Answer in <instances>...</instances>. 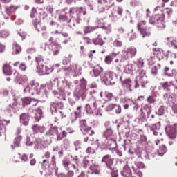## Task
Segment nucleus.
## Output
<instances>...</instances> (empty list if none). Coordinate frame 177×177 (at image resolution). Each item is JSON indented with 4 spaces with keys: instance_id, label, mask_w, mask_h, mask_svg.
<instances>
[{
    "instance_id": "1",
    "label": "nucleus",
    "mask_w": 177,
    "mask_h": 177,
    "mask_svg": "<svg viewBox=\"0 0 177 177\" xmlns=\"http://www.w3.org/2000/svg\"><path fill=\"white\" fill-rule=\"evenodd\" d=\"M63 109H64V104H63V102H52L50 104V110L52 114L55 113V122L57 121H60V120H63L64 118V117H66V114H64L63 111H57V109L63 110Z\"/></svg>"
},
{
    "instance_id": "2",
    "label": "nucleus",
    "mask_w": 177,
    "mask_h": 177,
    "mask_svg": "<svg viewBox=\"0 0 177 177\" xmlns=\"http://www.w3.org/2000/svg\"><path fill=\"white\" fill-rule=\"evenodd\" d=\"M137 29L142 36V38L150 37L151 35V32H153V26H149V23L146 21H138L137 24Z\"/></svg>"
},
{
    "instance_id": "3",
    "label": "nucleus",
    "mask_w": 177,
    "mask_h": 177,
    "mask_svg": "<svg viewBox=\"0 0 177 177\" xmlns=\"http://www.w3.org/2000/svg\"><path fill=\"white\" fill-rule=\"evenodd\" d=\"M97 9L100 13H104L114 6V0H97Z\"/></svg>"
},
{
    "instance_id": "4",
    "label": "nucleus",
    "mask_w": 177,
    "mask_h": 177,
    "mask_svg": "<svg viewBox=\"0 0 177 177\" xmlns=\"http://www.w3.org/2000/svg\"><path fill=\"white\" fill-rule=\"evenodd\" d=\"M149 24L157 26L158 28H165V22L160 15H153L149 19Z\"/></svg>"
},
{
    "instance_id": "5",
    "label": "nucleus",
    "mask_w": 177,
    "mask_h": 177,
    "mask_svg": "<svg viewBox=\"0 0 177 177\" xmlns=\"http://www.w3.org/2000/svg\"><path fill=\"white\" fill-rule=\"evenodd\" d=\"M49 44L51 45L50 48V53L53 56H58L59 53H60V50L62 49V45L57 43L56 40H55L54 37H50L48 39Z\"/></svg>"
},
{
    "instance_id": "6",
    "label": "nucleus",
    "mask_w": 177,
    "mask_h": 177,
    "mask_svg": "<svg viewBox=\"0 0 177 177\" xmlns=\"http://www.w3.org/2000/svg\"><path fill=\"white\" fill-rule=\"evenodd\" d=\"M53 37L51 38H54V39L57 42H60V41H64L63 44H67L68 42V40L64 39L63 38H67L68 37V33H62L59 32V30H55L51 32ZM60 34H62V36H59Z\"/></svg>"
},
{
    "instance_id": "7",
    "label": "nucleus",
    "mask_w": 177,
    "mask_h": 177,
    "mask_svg": "<svg viewBox=\"0 0 177 177\" xmlns=\"http://www.w3.org/2000/svg\"><path fill=\"white\" fill-rule=\"evenodd\" d=\"M101 162L105 164L107 169L113 171V165H114V159L111 157V155L106 154L102 158Z\"/></svg>"
},
{
    "instance_id": "8",
    "label": "nucleus",
    "mask_w": 177,
    "mask_h": 177,
    "mask_svg": "<svg viewBox=\"0 0 177 177\" xmlns=\"http://www.w3.org/2000/svg\"><path fill=\"white\" fill-rule=\"evenodd\" d=\"M146 114L147 118L150 117V114H151V106L149 104H144L141 106L140 111V118L145 120V118H146Z\"/></svg>"
},
{
    "instance_id": "9",
    "label": "nucleus",
    "mask_w": 177,
    "mask_h": 177,
    "mask_svg": "<svg viewBox=\"0 0 177 177\" xmlns=\"http://www.w3.org/2000/svg\"><path fill=\"white\" fill-rule=\"evenodd\" d=\"M122 12H124V10L121 8L113 10L110 15L111 20H113V21H118V20H121V17H122Z\"/></svg>"
},
{
    "instance_id": "10",
    "label": "nucleus",
    "mask_w": 177,
    "mask_h": 177,
    "mask_svg": "<svg viewBox=\"0 0 177 177\" xmlns=\"http://www.w3.org/2000/svg\"><path fill=\"white\" fill-rule=\"evenodd\" d=\"M132 169L133 171L134 175H136L138 177H143V174L139 169H143L145 168V164L142 162H138L136 164V166H132Z\"/></svg>"
},
{
    "instance_id": "11",
    "label": "nucleus",
    "mask_w": 177,
    "mask_h": 177,
    "mask_svg": "<svg viewBox=\"0 0 177 177\" xmlns=\"http://www.w3.org/2000/svg\"><path fill=\"white\" fill-rule=\"evenodd\" d=\"M103 135L109 140V143L111 142V143L115 145V136L111 129H106Z\"/></svg>"
},
{
    "instance_id": "12",
    "label": "nucleus",
    "mask_w": 177,
    "mask_h": 177,
    "mask_svg": "<svg viewBox=\"0 0 177 177\" xmlns=\"http://www.w3.org/2000/svg\"><path fill=\"white\" fill-rule=\"evenodd\" d=\"M85 109L87 114H93L97 109V104H96V101L93 100L86 104Z\"/></svg>"
},
{
    "instance_id": "13",
    "label": "nucleus",
    "mask_w": 177,
    "mask_h": 177,
    "mask_svg": "<svg viewBox=\"0 0 177 177\" xmlns=\"http://www.w3.org/2000/svg\"><path fill=\"white\" fill-rule=\"evenodd\" d=\"M176 84H177V80H176L174 82L171 81L169 83H168V82L160 83V85L165 91H170L169 88H171V85L174 86V89H177Z\"/></svg>"
},
{
    "instance_id": "14",
    "label": "nucleus",
    "mask_w": 177,
    "mask_h": 177,
    "mask_svg": "<svg viewBox=\"0 0 177 177\" xmlns=\"http://www.w3.org/2000/svg\"><path fill=\"white\" fill-rule=\"evenodd\" d=\"M82 10H83L82 8L72 7L69 11L70 16H75L76 19H80V16L81 13H82Z\"/></svg>"
},
{
    "instance_id": "15",
    "label": "nucleus",
    "mask_w": 177,
    "mask_h": 177,
    "mask_svg": "<svg viewBox=\"0 0 177 177\" xmlns=\"http://www.w3.org/2000/svg\"><path fill=\"white\" fill-rule=\"evenodd\" d=\"M33 26L39 32L46 31V26L43 25L41 22L38 21V19L33 20Z\"/></svg>"
},
{
    "instance_id": "16",
    "label": "nucleus",
    "mask_w": 177,
    "mask_h": 177,
    "mask_svg": "<svg viewBox=\"0 0 177 177\" xmlns=\"http://www.w3.org/2000/svg\"><path fill=\"white\" fill-rule=\"evenodd\" d=\"M2 70L4 75L10 76L13 74V68L9 64H3Z\"/></svg>"
},
{
    "instance_id": "17",
    "label": "nucleus",
    "mask_w": 177,
    "mask_h": 177,
    "mask_svg": "<svg viewBox=\"0 0 177 177\" xmlns=\"http://www.w3.org/2000/svg\"><path fill=\"white\" fill-rule=\"evenodd\" d=\"M20 122L23 125L27 127L28 122H30V112L28 113H24L20 115Z\"/></svg>"
},
{
    "instance_id": "18",
    "label": "nucleus",
    "mask_w": 177,
    "mask_h": 177,
    "mask_svg": "<svg viewBox=\"0 0 177 177\" xmlns=\"http://www.w3.org/2000/svg\"><path fill=\"white\" fill-rule=\"evenodd\" d=\"M153 51L154 56H156L158 60H162L164 57H165L164 50L160 48H153Z\"/></svg>"
},
{
    "instance_id": "19",
    "label": "nucleus",
    "mask_w": 177,
    "mask_h": 177,
    "mask_svg": "<svg viewBox=\"0 0 177 177\" xmlns=\"http://www.w3.org/2000/svg\"><path fill=\"white\" fill-rule=\"evenodd\" d=\"M81 19L76 18L75 16L72 15L71 18L69 21H68V27H71V28H73L77 26V24H80Z\"/></svg>"
},
{
    "instance_id": "20",
    "label": "nucleus",
    "mask_w": 177,
    "mask_h": 177,
    "mask_svg": "<svg viewBox=\"0 0 177 177\" xmlns=\"http://www.w3.org/2000/svg\"><path fill=\"white\" fill-rule=\"evenodd\" d=\"M166 132L170 139H175L176 138L177 130L176 127H171L167 129Z\"/></svg>"
},
{
    "instance_id": "21",
    "label": "nucleus",
    "mask_w": 177,
    "mask_h": 177,
    "mask_svg": "<svg viewBox=\"0 0 177 177\" xmlns=\"http://www.w3.org/2000/svg\"><path fill=\"white\" fill-rule=\"evenodd\" d=\"M120 81H121L122 86L124 91H127V88H131V86H132V80H131V78H127L122 80V77L120 76Z\"/></svg>"
},
{
    "instance_id": "22",
    "label": "nucleus",
    "mask_w": 177,
    "mask_h": 177,
    "mask_svg": "<svg viewBox=\"0 0 177 177\" xmlns=\"http://www.w3.org/2000/svg\"><path fill=\"white\" fill-rule=\"evenodd\" d=\"M165 41L171 45L174 49H177V39L176 37L170 36L165 38Z\"/></svg>"
},
{
    "instance_id": "23",
    "label": "nucleus",
    "mask_w": 177,
    "mask_h": 177,
    "mask_svg": "<svg viewBox=\"0 0 177 177\" xmlns=\"http://www.w3.org/2000/svg\"><path fill=\"white\" fill-rule=\"evenodd\" d=\"M32 129L34 133H45L46 129L44 126H39L38 124H33Z\"/></svg>"
},
{
    "instance_id": "24",
    "label": "nucleus",
    "mask_w": 177,
    "mask_h": 177,
    "mask_svg": "<svg viewBox=\"0 0 177 177\" xmlns=\"http://www.w3.org/2000/svg\"><path fill=\"white\" fill-rule=\"evenodd\" d=\"M6 111L8 113H17V102L15 101L12 104L7 106Z\"/></svg>"
},
{
    "instance_id": "25",
    "label": "nucleus",
    "mask_w": 177,
    "mask_h": 177,
    "mask_svg": "<svg viewBox=\"0 0 177 177\" xmlns=\"http://www.w3.org/2000/svg\"><path fill=\"white\" fill-rule=\"evenodd\" d=\"M21 53V46L15 42L12 44V55H20Z\"/></svg>"
},
{
    "instance_id": "26",
    "label": "nucleus",
    "mask_w": 177,
    "mask_h": 177,
    "mask_svg": "<svg viewBox=\"0 0 177 177\" xmlns=\"http://www.w3.org/2000/svg\"><path fill=\"white\" fill-rule=\"evenodd\" d=\"M80 86L82 88L79 91V95L82 96L84 93H85L86 89V80H85V79L83 78L82 80H80Z\"/></svg>"
},
{
    "instance_id": "27",
    "label": "nucleus",
    "mask_w": 177,
    "mask_h": 177,
    "mask_svg": "<svg viewBox=\"0 0 177 177\" xmlns=\"http://www.w3.org/2000/svg\"><path fill=\"white\" fill-rule=\"evenodd\" d=\"M100 95L102 97V99H106V100H108V102H111V100H113V93H111L106 91L104 93H100Z\"/></svg>"
},
{
    "instance_id": "28",
    "label": "nucleus",
    "mask_w": 177,
    "mask_h": 177,
    "mask_svg": "<svg viewBox=\"0 0 177 177\" xmlns=\"http://www.w3.org/2000/svg\"><path fill=\"white\" fill-rule=\"evenodd\" d=\"M92 73L93 77H99L103 73V68L100 66H96L93 68Z\"/></svg>"
},
{
    "instance_id": "29",
    "label": "nucleus",
    "mask_w": 177,
    "mask_h": 177,
    "mask_svg": "<svg viewBox=\"0 0 177 177\" xmlns=\"http://www.w3.org/2000/svg\"><path fill=\"white\" fill-rule=\"evenodd\" d=\"M96 150H97V145L96 143H93L90 147H88L86 150V153L87 154H95Z\"/></svg>"
},
{
    "instance_id": "30",
    "label": "nucleus",
    "mask_w": 177,
    "mask_h": 177,
    "mask_svg": "<svg viewBox=\"0 0 177 177\" xmlns=\"http://www.w3.org/2000/svg\"><path fill=\"white\" fill-rule=\"evenodd\" d=\"M92 42L94 45H100V46H103V45H104V41H103V39H102L101 35H98L97 38L93 39Z\"/></svg>"
},
{
    "instance_id": "31",
    "label": "nucleus",
    "mask_w": 177,
    "mask_h": 177,
    "mask_svg": "<svg viewBox=\"0 0 177 177\" xmlns=\"http://www.w3.org/2000/svg\"><path fill=\"white\" fill-rule=\"evenodd\" d=\"M16 10H17V6H10L6 8V12L8 16H12V15L16 13Z\"/></svg>"
},
{
    "instance_id": "32",
    "label": "nucleus",
    "mask_w": 177,
    "mask_h": 177,
    "mask_svg": "<svg viewBox=\"0 0 177 177\" xmlns=\"http://www.w3.org/2000/svg\"><path fill=\"white\" fill-rule=\"evenodd\" d=\"M126 52L127 53L128 55L130 57L131 59H132V57H135V56H136V53H138V51L135 48V47L128 48Z\"/></svg>"
},
{
    "instance_id": "33",
    "label": "nucleus",
    "mask_w": 177,
    "mask_h": 177,
    "mask_svg": "<svg viewBox=\"0 0 177 177\" xmlns=\"http://www.w3.org/2000/svg\"><path fill=\"white\" fill-rule=\"evenodd\" d=\"M151 131L153 132V135L155 136H157L158 135V130L160 129V123H156L153 124L152 126H149Z\"/></svg>"
},
{
    "instance_id": "34",
    "label": "nucleus",
    "mask_w": 177,
    "mask_h": 177,
    "mask_svg": "<svg viewBox=\"0 0 177 177\" xmlns=\"http://www.w3.org/2000/svg\"><path fill=\"white\" fill-rule=\"evenodd\" d=\"M20 142H21V136H18L14 140V145H11L12 150H15V147H20Z\"/></svg>"
},
{
    "instance_id": "35",
    "label": "nucleus",
    "mask_w": 177,
    "mask_h": 177,
    "mask_svg": "<svg viewBox=\"0 0 177 177\" xmlns=\"http://www.w3.org/2000/svg\"><path fill=\"white\" fill-rule=\"evenodd\" d=\"M91 174H95V175H100V168L99 165H94L90 167Z\"/></svg>"
},
{
    "instance_id": "36",
    "label": "nucleus",
    "mask_w": 177,
    "mask_h": 177,
    "mask_svg": "<svg viewBox=\"0 0 177 177\" xmlns=\"http://www.w3.org/2000/svg\"><path fill=\"white\" fill-rule=\"evenodd\" d=\"M42 109H41L40 108H38L36 110V113L35 114V121H37V122H39L41 118H42Z\"/></svg>"
},
{
    "instance_id": "37",
    "label": "nucleus",
    "mask_w": 177,
    "mask_h": 177,
    "mask_svg": "<svg viewBox=\"0 0 177 177\" xmlns=\"http://www.w3.org/2000/svg\"><path fill=\"white\" fill-rule=\"evenodd\" d=\"M57 133V127L56 126L50 127L48 131L46 133V136H52Z\"/></svg>"
},
{
    "instance_id": "38",
    "label": "nucleus",
    "mask_w": 177,
    "mask_h": 177,
    "mask_svg": "<svg viewBox=\"0 0 177 177\" xmlns=\"http://www.w3.org/2000/svg\"><path fill=\"white\" fill-rule=\"evenodd\" d=\"M37 72L40 75H45V71L46 70V66H44V64L37 66Z\"/></svg>"
},
{
    "instance_id": "39",
    "label": "nucleus",
    "mask_w": 177,
    "mask_h": 177,
    "mask_svg": "<svg viewBox=\"0 0 177 177\" xmlns=\"http://www.w3.org/2000/svg\"><path fill=\"white\" fill-rule=\"evenodd\" d=\"M59 20L60 21H66L67 20V12L64 10H61L59 15Z\"/></svg>"
},
{
    "instance_id": "40",
    "label": "nucleus",
    "mask_w": 177,
    "mask_h": 177,
    "mask_svg": "<svg viewBox=\"0 0 177 177\" xmlns=\"http://www.w3.org/2000/svg\"><path fill=\"white\" fill-rule=\"evenodd\" d=\"M35 62L37 64V66H42L44 64L45 59H44V57L41 55H39L36 56L35 57Z\"/></svg>"
},
{
    "instance_id": "41",
    "label": "nucleus",
    "mask_w": 177,
    "mask_h": 177,
    "mask_svg": "<svg viewBox=\"0 0 177 177\" xmlns=\"http://www.w3.org/2000/svg\"><path fill=\"white\" fill-rule=\"evenodd\" d=\"M80 129L82 132H84V131L86 130L87 128L89 127H88V124L86 123V120H80Z\"/></svg>"
},
{
    "instance_id": "42",
    "label": "nucleus",
    "mask_w": 177,
    "mask_h": 177,
    "mask_svg": "<svg viewBox=\"0 0 177 177\" xmlns=\"http://www.w3.org/2000/svg\"><path fill=\"white\" fill-rule=\"evenodd\" d=\"M83 132L84 135H88V136H93L95 135V130H92V127H88Z\"/></svg>"
},
{
    "instance_id": "43",
    "label": "nucleus",
    "mask_w": 177,
    "mask_h": 177,
    "mask_svg": "<svg viewBox=\"0 0 177 177\" xmlns=\"http://www.w3.org/2000/svg\"><path fill=\"white\" fill-rule=\"evenodd\" d=\"M145 75H146V71L142 70L141 71V73H140V80L141 81V86L142 88H145V85H146V81H143V78H145Z\"/></svg>"
},
{
    "instance_id": "44",
    "label": "nucleus",
    "mask_w": 177,
    "mask_h": 177,
    "mask_svg": "<svg viewBox=\"0 0 177 177\" xmlns=\"http://www.w3.org/2000/svg\"><path fill=\"white\" fill-rule=\"evenodd\" d=\"M158 153L159 156H164L167 153V147L165 145L160 146Z\"/></svg>"
},
{
    "instance_id": "45",
    "label": "nucleus",
    "mask_w": 177,
    "mask_h": 177,
    "mask_svg": "<svg viewBox=\"0 0 177 177\" xmlns=\"http://www.w3.org/2000/svg\"><path fill=\"white\" fill-rule=\"evenodd\" d=\"M32 98L31 97H25V98H22V106L24 109V107H26V106H28V104H31V101H32Z\"/></svg>"
},
{
    "instance_id": "46",
    "label": "nucleus",
    "mask_w": 177,
    "mask_h": 177,
    "mask_svg": "<svg viewBox=\"0 0 177 177\" xmlns=\"http://www.w3.org/2000/svg\"><path fill=\"white\" fill-rule=\"evenodd\" d=\"M131 57L128 55V53L127 51H124L122 53V58L120 59V63H124V62H127V60H129Z\"/></svg>"
},
{
    "instance_id": "47",
    "label": "nucleus",
    "mask_w": 177,
    "mask_h": 177,
    "mask_svg": "<svg viewBox=\"0 0 177 177\" xmlns=\"http://www.w3.org/2000/svg\"><path fill=\"white\" fill-rule=\"evenodd\" d=\"M170 71L169 67L167 66H166L163 70V73L167 77H174V70H172L171 72Z\"/></svg>"
},
{
    "instance_id": "48",
    "label": "nucleus",
    "mask_w": 177,
    "mask_h": 177,
    "mask_svg": "<svg viewBox=\"0 0 177 177\" xmlns=\"http://www.w3.org/2000/svg\"><path fill=\"white\" fill-rule=\"evenodd\" d=\"M9 31L6 29H3L0 30V38H8L9 37Z\"/></svg>"
},
{
    "instance_id": "49",
    "label": "nucleus",
    "mask_w": 177,
    "mask_h": 177,
    "mask_svg": "<svg viewBox=\"0 0 177 177\" xmlns=\"http://www.w3.org/2000/svg\"><path fill=\"white\" fill-rule=\"evenodd\" d=\"M14 76L15 81H16V82H17L18 84H21V75H20V73L15 71L14 73Z\"/></svg>"
},
{
    "instance_id": "50",
    "label": "nucleus",
    "mask_w": 177,
    "mask_h": 177,
    "mask_svg": "<svg viewBox=\"0 0 177 177\" xmlns=\"http://www.w3.org/2000/svg\"><path fill=\"white\" fill-rule=\"evenodd\" d=\"M96 54V50H90L88 53H87V57L90 62L93 60V57H95V55Z\"/></svg>"
},
{
    "instance_id": "51",
    "label": "nucleus",
    "mask_w": 177,
    "mask_h": 177,
    "mask_svg": "<svg viewBox=\"0 0 177 177\" xmlns=\"http://www.w3.org/2000/svg\"><path fill=\"white\" fill-rule=\"evenodd\" d=\"M97 27H91V26H86L84 28V34H90V32H92L96 30Z\"/></svg>"
},
{
    "instance_id": "52",
    "label": "nucleus",
    "mask_w": 177,
    "mask_h": 177,
    "mask_svg": "<svg viewBox=\"0 0 177 177\" xmlns=\"http://www.w3.org/2000/svg\"><path fill=\"white\" fill-rule=\"evenodd\" d=\"M147 59L149 62V66H153V64H154V56L151 55V54H148Z\"/></svg>"
},
{
    "instance_id": "53",
    "label": "nucleus",
    "mask_w": 177,
    "mask_h": 177,
    "mask_svg": "<svg viewBox=\"0 0 177 177\" xmlns=\"http://www.w3.org/2000/svg\"><path fill=\"white\" fill-rule=\"evenodd\" d=\"M147 103H149V104H154V103H156V102H157V100H156V97H154V96L153 95H149L147 99Z\"/></svg>"
},
{
    "instance_id": "54",
    "label": "nucleus",
    "mask_w": 177,
    "mask_h": 177,
    "mask_svg": "<svg viewBox=\"0 0 177 177\" xmlns=\"http://www.w3.org/2000/svg\"><path fill=\"white\" fill-rule=\"evenodd\" d=\"M71 70V71H74L75 74H77V73H80L81 71V66L75 64L72 66Z\"/></svg>"
},
{
    "instance_id": "55",
    "label": "nucleus",
    "mask_w": 177,
    "mask_h": 177,
    "mask_svg": "<svg viewBox=\"0 0 177 177\" xmlns=\"http://www.w3.org/2000/svg\"><path fill=\"white\" fill-rule=\"evenodd\" d=\"M68 133L67 131L64 130L62 134H57V140H62V139H64V138H66V136H67Z\"/></svg>"
},
{
    "instance_id": "56",
    "label": "nucleus",
    "mask_w": 177,
    "mask_h": 177,
    "mask_svg": "<svg viewBox=\"0 0 177 177\" xmlns=\"http://www.w3.org/2000/svg\"><path fill=\"white\" fill-rule=\"evenodd\" d=\"M103 81L105 84H110L111 82V77L109 74H106L103 77Z\"/></svg>"
},
{
    "instance_id": "57",
    "label": "nucleus",
    "mask_w": 177,
    "mask_h": 177,
    "mask_svg": "<svg viewBox=\"0 0 177 177\" xmlns=\"http://www.w3.org/2000/svg\"><path fill=\"white\" fill-rule=\"evenodd\" d=\"M53 71V67L50 66H46V71H44V75L50 74Z\"/></svg>"
},
{
    "instance_id": "58",
    "label": "nucleus",
    "mask_w": 177,
    "mask_h": 177,
    "mask_svg": "<svg viewBox=\"0 0 177 177\" xmlns=\"http://www.w3.org/2000/svg\"><path fill=\"white\" fill-rule=\"evenodd\" d=\"M136 64L138 68H142L143 66H145V62L142 59H138L136 62Z\"/></svg>"
},
{
    "instance_id": "59",
    "label": "nucleus",
    "mask_w": 177,
    "mask_h": 177,
    "mask_svg": "<svg viewBox=\"0 0 177 177\" xmlns=\"http://www.w3.org/2000/svg\"><path fill=\"white\" fill-rule=\"evenodd\" d=\"M19 68L21 70V71H26V70H27V64H26L24 62H22L19 64Z\"/></svg>"
},
{
    "instance_id": "60",
    "label": "nucleus",
    "mask_w": 177,
    "mask_h": 177,
    "mask_svg": "<svg viewBox=\"0 0 177 177\" xmlns=\"http://www.w3.org/2000/svg\"><path fill=\"white\" fill-rule=\"evenodd\" d=\"M104 62H105V63H106V64H111V62H113V58L111 57V55H107L105 57Z\"/></svg>"
},
{
    "instance_id": "61",
    "label": "nucleus",
    "mask_w": 177,
    "mask_h": 177,
    "mask_svg": "<svg viewBox=\"0 0 177 177\" xmlns=\"http://www.w3.org/2000/svg\"><path fill=\"white\" fill-rule=\"evenodd\" d=\"M157 113H158V115H164V113H165L164 106H160L159 107Z\"/></svg>"
},
{
    "instance_id": "62",
    "label": "nucleus",
    "mask_w": 177,
    "mask_h": 177,
    "mask_svg": "<svg viewBox=\"0 0 177 177\" xmlns=\"http://www.w3.org/2000/svg\"><path fill=\"white\" fill-rule=\"evenodd\" d=\"M26 146H32V145H34V141H31V138L28 136L26 138Z\"/></svg>"
},
{
    "instance_id": "63",
    "label": "nucleus",
    "mask_w": 177,
    "mask_h": 177,
    "mask_svg": "<svg viewBox=\"0 0 177 177\" xmlns=\"http://www.w3.org/2000/svg\"><path fill=\"white\" fill-rule=\"evenodd\" d=\"M113 45L115 46H116L117 48H120L121 46H122V41L118 40V39H116L114 42H113Z\"/></svg>"
},
{
    "instance_id": "64",
    "label": "nucleus",
    "mask_w": 177,
    "mask_h": 177,
    "mask_svg": "<svg viewBox=\"0 0 177 177\" xmlns=\"http://www.w3.org/2000/svg\"><path fill=\"white\" fill-rule=\"evenodd\" d=\"M84 44H86L87 45H90L91 39L89 37H83L82 38Z\"/></svg>"
}]
</instances>
